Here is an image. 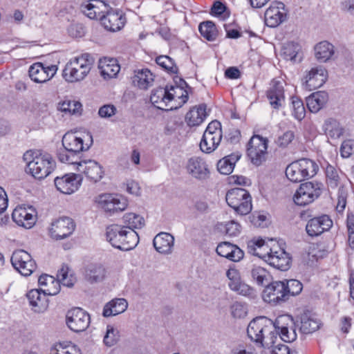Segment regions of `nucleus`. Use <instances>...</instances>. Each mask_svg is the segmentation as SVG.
<instances>
[{
  "label": "nucleus",
  "instance_id": "obj_1",
  "mask_svg": "<svg viewBox=\"0 0 354 354\" xmlns=\"http://www.w3.org/2000/svg\"><path fill=\"white\" fill-rule=\"evenodd\" d=\"M174 81V85H167L152 91L150 101L155 107L163 111H171L180 108L187 102L191 87L182 78L176 77Z\"/></svg>",
  "mask_w": 354,
  "mask_h": 354
},
{
  "label": "nucleus",
  "instance_id": "obj_2",
  "mask_svg": "<svg viewBox=\"0 0 354 354\" xmlns=\"http://www.w3.org/2000/svg\"><path fill=\"white\" fill-rule=\"evenodd\" d=\"M63 148L57 151V158L61 162L74 165L78 162V154L88 150L92 145V136L86 133L84 137L77 133L68 132L62 138Z\"/></svg>",
  "mask_w": 354,
  "mask_h": 354
},
{
  "label": "nucleus",
  "instance_id": "obj_3",
  "mask_svg": "<svg viewBox=\"0 0 354 354\" xmlns=\"http://www.w3.org/2000/svg\"><path fill=\"white\" fill-rule=\"evenodd\" d=\"M247 334L252 342L267 348L273 347L277 341L274 322L266 317L253 319L248 326Z\"/></svg>",
  "mask_w": 354,
  "mask_h": 354
},
{
  "label": "nucleus",
  "instance_id": "obj_4",
  "mask_svg": "<svg viewBox=\"0 0 354 354\" xmlns=\"http://www.w3.org/2000/svg\"><path fill=\"white\" fill-rule=\"evenodd\" d=\"M94 62L93 56L87 53L71 58L63 70L64 79L71 83L84 80L90 73Z\"/></svg>",
  "mask_w": 354,
  "mask_h": 354
},
{
  "label": "nucleus",
  "instance_id": "obj_5",
  "mask_svg": "<svg viewBox=\"0 0 354 354\" xmlns=\"http://www.w3.org/2000/svg\"><path fill=\"white\" fill-rule=\"evenodd\" d=\"M106 238L113 247L124 251L133 249L139 242L136 231L127 230L123 225L117 224L106 227Z\"/></svg>",
  "mask_w": 354,
  "mask_h": 354
},
{
  "label": "nucleus",
  "instance_id": "obj_6",
  "mask_svg": "<svg viewBox=\"0 0 354 354\" xmlns=\"http://www.w3.org/2000/svg\"><path fill=\"white\" fill-rule=\"evenodd\" d=\"M319 169L313 160L302 158L290 163L286 169V177L293 183H298L313 177Z\"/></svg>",
  "mask_w": 354,
  "mask_h": 354
},
{
  "label": "nucleus",
  "instance_id": "obj_7",
  "mask_svg": "<svg viewBox=\"0 0 354 354\" xmlns=\"http://www.w3.org/2000/svg\"><path fill=\"white\" fill-rule=\"evenodd\" d=\"M225 199L227 205L238 214L247 215L252 211V197L245 189H231L227 192Z\"/></svg>",
  "mask_w": 354,
  "mask_h": 354
},
{
  "label": "nucleus",
  "instance_id": "obj_8",
  "mask_svg": "<svg viewBox=\"0 0 354 354\" xmlns=\"http://www.w3.org/2000/svg\"><path fill=\"white\" fill-rule=\"evenodd\" d=\"M95 202L99 209L110 216L123 212L128 207L127 199L115 194H100L95 198Z\"/></svg>",
  "mask_w": 354,
  "mask_h": 354
},
{
  "label": "nucleus",
  "instance_id": "obj_9",
  "mask_svg": "<svg viewBox=\"0 0 354 354\" xmlns=\"http://www.w3.org/2000/svg\"><path fill=\"white\" fill-rule=\"evenodd\" d=\"M55 168V162L48 153L35 155L27 164V169L35 178L43 179Z\"/></svg>",
  "mask_w": 354,
  "mask_h": 354
},
{
  "label": "nucleus",
  "instance_id": "obj_10",
  "mask_svg": "<svg viewBox=\"0 0 354 354\" xmlns=\"http://www.w3.org/2000/svg\"><path fill=\"white\" fill-rule=\"evenodd\" d=\"M268 140L259 135L254 134L247 146V154L252 163L259 166L266 160Z\"/></svg>",
  "mask_w": 354,
  "mask_h": 354
},
{
  "label": "nucleus",
  "instance_id": "obj_11",
  "mask_svg": "<svg viewBox=\"0 0 354 354\" xmlns=\"http://www.w3.org/2000/svg\"><path fill=\"white\" fill-rule=\"evenodd\" d=\"M321 192L318 183L307 182L299 186L294 195L293 200L296 205L305 206L317 198Z\"/></svg>",
  "mask_w": 354,
  "mask_h": 354
},
{
  "label": "nucleus",
  "instance_id": "obj_12",
  "mask_svg": "<svg viewBox=\"0 0 354 354\" xmlns=\"http://www.w3.org/2000/svg\"><path fill=\"white\" fill-rule=\"evenodd\" d=\"M11 263L21 275L30 276L36 269V263L30 254L24 250H18L12 253Z\"/></svg>",
  "mask_w": 354,
  "mask_h": 354
},
{
  "label": "nucleus",
  "instance_id": "obj_13",
  "mask_svg": "<svg viewBox=\"0 0 354 354\" xmlns=\"http://www.w3.org/2000/svg\"><path fill=\"white\" fill-rule=\"evenodd\" d=\"M263 301L271 305H277L288 299L284 281H276L270 283L263 291Z\"/></svg>",
  "mask_w": 354,
  "mask_h": 354
},
{
  "label": "nucleus",
  "instance_id": "obj_14",
  "mask_svg": "<svg viewBox=\"0 0 354 354\" xmlns=\"http://www.w3.org/2000/svg\"><path fill=\"white\" fill-rule=\"evenodd\" d=\"M90 319L88 313L80 308H74L66 315V324L75 333L85 330L89 326Z\"/></svg>",
  "mask_w": 354,
  "mask_h": 354
},
{
  "label": "nucleus",
  "instance_id": "obj_15",
  "mask_svg": "<svg viewBox=\"0 0 354 354\" xmlns=\"http://www.w3.org/2000/svg\"><path fill=\"white\" fill-rule=\"evenodd\" d=\"M295 322L290 315L279 316L274 321L277 337H279L285 342H292L297 339V333L293 327Z\"/></svg>",
  "mask_w": 354,
  "mask_h": 354
},
{
  "label": "nucleus",
  "instance_id": "obj_16",
  "mask_svg": "<svg viewBox=\"0 0 354 354\" xmlns=\"http://www.w3.org/2000/svg\"><path fill=\"white\" fill-rule=\"evenodd\" d=\"M287 19V11L282 2H272L264 14V21L266 26L275 28L284 22Z\"/></svg>",
  "mask_w": 354,
  "mask_h": 354
},
{
  "label": "nucleus",
  "instance_id": "obj_17",
  "mask_svg": "<svg viewBox=\"0 0 354 354\" xmlns=\"http://www.w3.org/2000/svg\"><path fill=\"white\" fill-rule=\"evenodd\" d=\"M75 228V225L73 219L69 217H62L51 223L49 234L51 238L60 240L71 235Z\"/></svg>",
  "mask_w": 354,
  "mask_h": 354
},
{
  "label": "nucleus",
  "instance_id": "obj_18",
  "mask_svg": "<svg viewBox=\"0 0 354 354\" xmlns=\"http://www.w3.org/2000/svg\"><path fill=\"white\" fill-rule=\"evenodd\" d=\"M186 171L192 178L198 180H205L209 177V166L204 158L193 156L188 159Z\"/></svg>",
  "mask_w": 354,
  "mask_h": 354
},
{
  "label": "nucleus",
  "instance_id": "obj_19",
  "mask_svg": "<svg viewBox=\"0 0 354 354\" xmlns=\"http://www.w3.org/2000/svg\"><path fill=\"white\" fill-rule=\"evenodd\" d=\"M57 71L56 65H45L41 62L32 64L28 70L30 79L37 83H44L54 77Z\"/></svg>",
  "mask_w": 354,
  "mask_h": 354
},
{
  "label": "nucleus",
  "instance_id": "obj_20",
  "mask_svg": "<svg viewBox=\"0 0 354 354\" xmlns=\"http://www.w3.org/2000/svg\"><path fill=\"white\" fill-rule=\"evenodd\" d=\"M82 180L80 175L70 173L61 177H56L54 182L59 192L64 194H71L79 189Z\"/></svg>",
  "mask_w": 354,
  "mask_h": 354
},
{
  "label": "nucleus",
  "instance_id": "obj_21",
  "mask_svg": "<svg viewBox=\"0 0 354 354\" xmlns=\"http://www.w3.org/2000/svg\"><path fill=\"white\" fill-rule=\"evenodd\" d=\"M74 165L77 171L84 174L87 179L94 183L100 181L104 174L102 167L93 160L78 161Z\"/></svg>",
  "mask_w": 354,
  "mask_h": 354
},
{
  "label": "nucleus",
  "instance_id": "obj_22",
  "mask_svg": "<svg viewBox=\"0 0 354 354\" xmlns=\"http://www.w3.org/2000/svg\"><path fill=\"white\" fill-rule=\"evenodd\" d=\"M327 80V71L322 66L312 68L304 78L303 85L308 91L321 87Z\"/></svg>",
  "mask_w": 354,
  "mask_h": 354
},
{
  "label": "nucleus",
  "instance_id": "obj_23",
  "mask_svg": "<svg viewBox=\"0 0 354 354\" xmlns=\"http://www.w3.org/2000/svg\"><path fill=\"white\" fill-rule=\"evenodd\" d=\"M270 251V255L266 259L269 265L280 270H287L290 268L291 258L283 249L277 244Z\"/></svg>",
  "mask_w": 354,
  "mask_h": 354
},
{
  "label": "nucleus",
  "instance_id": "obj_24",
  "mask_svg": "<svg viewBox=\"0 0 354 354\" xmlns=\"http://www.w3.org/2000/svg\"><path fill=\"white\" fill-rule=\"evenodd\" d=\"M111 7L108 3L100 0H89L81 5V10L89 19H99L101 21Z\"/></svg>",
  "mask_w": 354,
  "mask_h": 354
},
{
  "label": "nucleus",
  "instance_id": "obj_25",
  "mask_svg": "<svg viewBox=\"0 0 354 354\" xmlns=\"http://www.w3.org/2000/svg\"><path fill=\"white\" fill-rule=\"evenodd\" d=\"M266 97L272 109L279 110L283 107L286 99L283 83L280 80H273L266 91Z\"/></svg>",
  "mask_w": 354,
  "mask_h": 354
},
{
  "label": "nucleus",
  "instance_id": "obj_26",
  "mask_svg": "<svg viewBox=\"0 0 354 354\" xmlns=\"http://www.w3.org/2000/svg\"><path fill=\"white\" fill-rule=\"evenodd\" d=\"M100 22L107 30L116 32L124 27L126 18L122 11L119 10H113L111 8V10L109 9Z\"/></svg>",
  "mask_w": 354,
  "mask_h": 354
},
{
  "label": "nucleus",
  "instance_id": "obj_27",
  "mask_svg": "<svg viewBox=\"0 0 354 354\" xmlns=\"http://www.w3.org/2000/svg\"><path fill=\"white\" fill-rule=\"evenodd\" d=\"M333 225V221L327 215H322L308 221L306 230L310 236H317L328 231Z\"/></svg>",
  "mask_w": 354,
  "mask_h": 354
},
{
  "label": "nucleus",
  "instance_id": "obj_28",
  "mask_svg": "<svg viewBox=\"0 0 354 354\" xmlns=\"http://www.w3.org/2000/svg\"><path fill=\"white\" fill-rule=\"evenodd\" d=\"M315 59L320 63H326L335 59L336 50L334 45L328 41H322L314 47Z\"/></svg>",
  "mask_w": 354,
  "mask_h": 354
},
{
  "label": "nucleus",
  "instance_id": "obj_29",
  "mask_svg": "<svg viewBox=\"0 0 354 354\" xmlns=\"http://www.w3.org/2000/svg\"><path fill=\"white\" fill-rule=\"evenodd\" d=\"M208 115L206 104H201L189 110L185 115V120L190 127H198L206 120Z\"/></svg>",
  "mask_w": 354,
  "mask_h": 354
},
{
  "label": "nucleus",
  "instance_id": "obj_30",
  "mask_svg": "<svg viewBox=\"0 0 354 354\" xmlns=\"http://www.w3.org/2000/svg\"><path fill=\"white\" fill-rule=\"evenodd\" d=\"M297 326L303 334H310L315 332L320 327V320L315 315L310 312H306L301 315L299 320L297 322Z\"/></svg>",
  "mask_w": 354,
  "mask_h": 354
},
{
  "label": "nucleus",
  "instance_id": "obj_31",
  "mask_svg": "<svg viewBox=\"0 0 354 354\" xmlns=\"http://www.w3.org/2000/svg\"><path fill=\"white\" fill-rule=\"evenodd\" d=\"M216 252L219 256L234 262L239 261L244 256V252L241 249L230 242L219 243L216 247Z\"/></svg>",
  "mask_w": 354,
  "mask_h": 354
},
{
  "label": "nucleus",
  "instance_id": "obj_32",
  "mask_svg": "<svg viewBox=\"0 0 354 354\" xmlns=\"http://www.w3.org/2000/svg\"><path fill=\"white\" fill-rule=\"evenodd\" d=\"M13 221L19 226H22L26 229L32 227L35 223V215L33 210L30 212L25 207H17L12 214Z\"/></svg>",
  "mask_w": 354,
  "mask_h": 354
},
{
  "label": "nucleus",
  "instance_id": "obj_33",
  "mask_svg": "<svg viewBox=\"0 0 354 354\" xmlns=\"http://www.w3.org/2000/svg\"><path fill=\"white\" fill-rule=\"evenodd\" d=\"M47 295L41 290L32 289L27 293L26 296L32 310L35 312L41 313L48 306Z\"/></svg>",
  "mask_w": 354,
  "mask_h": 354
},
{
  "label": "nucleus",
  "instance_id": "obj_34",
  "mask_svg": "<svg viewBox=\"0 0 354 354\" xmlns=\"http://www.w3.org/2000/svg\"><path fill=\"white\" fill-rule=\"evenodd\" d=\"M155 75L148 68L138 69L134 71L132 82L135 86L140 89L147 90L152 86Z\"/></svg>",
  "mask_w": 354,
  "mask_h": 354
},
{
  "label": "nucleus",
  "instance_id": "obj_35",
  "mask_svg": "<svg viewBox=\"0 0 354 354\" xmlns=\"http://www.w3.org/2000/svg\"><path fill=\"white\" fill-rule=\"evenodd\" d=\"M153 244L157 252L168 254L172 252L174 238L169 233L160 232L154 237Z\"/></svg>",
  "mask_w": 354,
  "mask_h": 354
},
{
  "label": "nucleus",
  "instance_id": "obj_36",
  "mask_svg": "<svg viewBox=\"0 0 354 354\" xmlns=\"http://www.w3.org/2000/svg\"><path fill=\"white\" fill-rule=\"evenodd\" d=\"M328 101V95L325 91H317L306 98V104L312 113H317Z\"/></svg>",
  "mask_w": 354,
  "mask_h": 354
},
{
  "label": "nucleus",
  "instance_id": "obj_37",
  "mask_svg": "<svg viewBox=\"0 0 354 354\" xmlns=\"http://www.w3.org/2000/svg\"><path fill=\"white\" fill-rule=\"evenodd\" d=\"M271 248L265 243L262 239H253L248 243V252L254 256L259 257L266 262L270 255Z\"/></svg>",
  "mask_w": 354,
  "mask_h": 354
},
{
  "label": "nucleus",
  "instance_id": "obj_38",
  "mask_svg": "<svg viewBox=\"0 0 354 354\" xmlns=\"http://www.w3.org/2000/svg\"><path fill=\"white\" fill-rule=\"evenodd\" d=\"M41 290L48 295H55L60 290L59 283L55 277L48 274H42L38 279Z\"/></svg>",
  "mask_w": 354,
  "mask_h": 354
},
{
  "label": "nucleus",
  "instance_id": "obj_39",
  "mask_svg": "<svg viewBox=\"0 0 354 354\" xmlns=\"http://www.w3.org/2000/svg\"><path fill=\"white\" fill-rule=\"evenodd\" d=\"M128 307V303L123 298H116L107 303L103 309L104 317L115 316L124 312Z\"/></svg>",
  "mask_w": 354,
  "mask_h": 354
},
{
  "label": "nucleus",
  "instance_id": "obj_40",
  "mask_svg": "<svg viewBox=\"0 0 354 354\" xmlns=\"http://www.w3.org/2000/svg\"><path fill=\"white\" fill-rule=\"evenodd\" d=\"M106 275V268L101 264H91L85 270V279L90 283H97L104 279Z\"/></svg>",
  "mask_w": 354,
  "mask_h": 354
},
{
  "label": "nucleus",
  "instance_id": "obj_41",
  "mask_svg": "<svg viewBox=\"0 0 354 354\" xmlns=\"http://www.w3.org/2000/svg\"><path fill=\"white\" fill-rule=\"evenodd\" d=\"M99 68L102 76L104 79H110L116 77L120 70V66L117 60L114 59H104L100 62Z\"/></svg>",
  "mask_w": 354,
  "mask_h": 354
},
{
  "label": "nucleus",
  "instance_id": "obj_42",
  "mask_svg": "<svg viewBox=\"0 0 354 354\" xmlns=\"http://www.w3.org/2000/svg\"><path fill=\"white\" fill-rule=\"evenodd\" d=\"M222 136L218 134L209 135L203 133L200 142L201 150L206 153H210L215 151L221 143Z\"/></svg>",
  "mask_w": 354,
  "mask_h": 354
},
{
  "label": "nucleus",
  "instance_id": "obj_43",
  "mask_svg": "<svg viewBox=\"0 0 354 354\" xmlns=\"http://www.w3.org/2000/svg\"><path fill=\"white\" fill-rule=\"evenodd\" d=\"M322 129L328 138L335 140L339 138L344 131L340 123L333 118L326 120Z\"/></svg>",
  "mask_w": 354,
  "mask_h": 354
},
{
  "label": "nucleus",
  "instance_id": "obj_44",
  "mask_svg": "<svg viewBox=\"0 0 354 354\" xmlns=\"http://www.w3.org/2000/svg\"><path fill=\"white\" fill-rule=\"evenodd\" d=\"M240 156L232 153L221 159L217 163L218 171L224 175H228L233 171L236 162L239 160Z\"/></svg>",
  "mask_w": 354,
  "mask_h": 354
},
{
  "label": "nucleus",
  "instance_id": "obj_45",
  "mask_svg": "<svg viewBox=\"0 0 354 354\" xmlns=\"http://www.w3.org/2000/svg\"><path fill=\"white\" fill-rule=\"evenodd\" d=\"M123 226L127 230H134L140 229L145 225V219L142 216L135 213H127L122 217Z\"/></svg>",
  "mask_w": 354,
  "mask_h": 354
},
{
  "label": "nucleus",
  "instance_id": "obj_46",
  "mask_svg": "<svg viewBox=\"0 0 354 354\" xmlns=\"http://www.w3.org/2000/svg\"><path fill=\"white\" fill-rule=\"evenodd\" d=\"M50 354H81L80 349L71 342H62L55 344Z\"/></svg>",
  "mask_w": 354,
  "mask_h": 354
},
{
  "label": "nucleus",
  "instance_id": "obj_47",
  "mask_svg": "<svg viewBox=\"0 0 354 354\" xmlns=\"http://www.w3.org/2000/svg\"><path fill=\"white\" fill-rule=\"evenodd\" d=\"M301 50V46L298 43L290 41L286 43L282 48V55L284 59L292 62H300L301 58L297 59Z\"/></svg>",
  "mask_w": 354,
  "mask_h": 354
},
{
  "label": "nucleus",
  "instance_id": "obj_48",
  "mask_svg": "<svg viewBox=\"0 0 354 354\" xmlns=\"http://www.w3.org/2000/svg\"><path fill=\"white\" fill-rule=\"evenodd\" d=\"M198 30L202 37L209 41H214L218 36V30L215 24L211 21H206L201 23L198 26Z\"/></svg>",
  "mask_w": 354,
  "mask_h": 354
},
{
  "label": "nucleus",
  "instance_id": "obj_49",
  "mask_svg": "<svg viewBox=\"0 0 354 354\" xmlns=\"http://www.w3.org/2000/svg\"><path fill=\"white\" fill-rule=\"evenodd\" d=\"M290 100L292 115L298 121L302 120L306 115V109L303 101L297 96L291 97Z\"/></svg>",
  "mask_w": 354,
  "mask_h": 354
},
{
  "label": "nucleus",
  "instance_id": "obj_50",
  "mask_svg": "<svg viewBox=\"0 0 354 354\" xmlns=\"http://www.w3.org/2000/svg\"><path fill=\"white\" fill-rule=\"evenodd\" d=\"M252 279L259 286H263L269 282L270 274L269 272L261 266H254L251 270Z\"/></svg>",
  "mask_w": 354,
  "mask_h": 354
},
{
  "label": "nucleus",
  "instance_id": "obj_51",
  "mask_svg": "<svg viewBox=\"0 0 354 354\" xmlns=\"http://www.w3.org/2000/svg\"><path fill=\"white\" fill-rule=\"evenodd\" d=\"M218 229L229 236H236L241 233V225L234 221L218 224Z\"/></svg>",
  "mask_w": 354,
  "mask_h": 354
},
{
  "label": "nucleus",
  "instance_id": "obj_52",
  "mask_svg": "<svg viewBox=\"0 0 354 354\" xmlns=\"http://www.w3.org/2000/svg\"><path fill=\"white\" fill-rule=\"evenodd\" d=\"M82 106V104L78 101L66 100L59 104L58 109L70 114H77L80 113Z\"/></svg>",
  "mask_w": 354,
  "mask_h": 354
},
{
  "label": "nucleus",
  "instance_id": "obj_53",
  "mask_svg": "<svg viewBox=\"0 0 354 354\" xmlns=\"http://www.w3.org/2000/svg\"><path fill=\"white\" fill-rule=\"evenodd\" d=\"M57 280L59 283H62L64 286L71 287L73 285L75 278L72 274H69V268L67 266H62V268L58 270L57 274Z\"/></svg>",
  "mask_w": 354,
  "mask_h": 354
},
{
  "label": "nucleus",
  "instance_id": "obj_54",
  "mask_svg": "<svg viewBox=\"0 0 354 354\" xmlns=\"http://www.w3.org/2000/svg\"><path fill=\"white\" fill-rule=\"evenodd\" d=\"M327 184L331 188H336L339 181V171L333 166L328 165L326 168Z\"/></svg>",
  "mask_w": 354,
  "mask_h": 354
},
{
  "label": "nucleus",
  "instance_id": "obj_55",
  "mask_svg": "<svg viewBox=\"0 0 354 354\" xmlns=\"http://www.w3.org/2000/svg\"><path fill=\"white\" fill-rule=\"evenodd\" d=\"M156 64L170 73H177L178 68L174 60L167 55H161L156 58Z\"/></svg>",
  "mask_w": 354,
  "mask_h": 354
},
{
  "label": "nucleus",
  "instance_id": "obj_56",
  "mask_svg": "<svg viewBox=\"0 0 354 354\" xmlns=\"http://www.w3.org/2000/svg\"><path fill=\"white\" fill-rule=\"evenodd\" d=\"M286 292L288 299L290 295L299 294L303 288L302 283L296 279L285 280Z\"/></svg>",
  "mask_w": 354,
  "mask_h": 354
},
{
  "label": "nucleus",
  "instance_id": "obj_57",
  "mask_svg": "<svg viewBox=\"0 0 354 354\" xmlns=\"http://www.w3.org/2000/svg\"><path fill=\"white\" fill-rule=\"evenodd\" d=\"M232 316L236 319H242L247 315L248 308L245 304L236 301L230 306Z\"/></svg>",
  "mask_w": 354,
  "mask_h": 354
},
{
  "label": "nucleus",
  "instance_id": "obj_58",
  "mask_svg": "<svg viewBox=\"0 0 354 354\" xmlns=\"http://www.w3.org/2000/svg\"><path fill=\"white\" fill-rule=\"evenodd\" d=\"M231 290L241 295L248 297L250 298H254L256 295L255 290L248 284L243 283L242 281L236 285L235 288H231Z\"/></svg>",
  "mask_w": 354,
  "mask_h": 354
},
{
  "label": "nucleus",
  "instance_id": "obj_59",
  "mask_svg": "<svg viewBox=\"0 0 354 354\" xmlns=\"http://www.w3.org/2000/svg\"><path fill=\"white\" fill-rule=\"evenodd\" d=\"M118 331L113 326L108 325L103 340L104 344L107 346H112L118 342Z\"/></svg>",
  "mask_w": 354,
  "mask_h": 354
},
{
  "label": "nucleus",
  "instance_id": "obj_60",
  "mask_svg": "<svg viewBox=\"0 0 354 354\" xmlns=\"http://www.w3.org/2000/svg\"><path fill=\"white\" fill-rule=\"evenodd\" d=\"M226 6L222 2L217 1H215L212 6L210 14L214 17H221L225 19L228 17V14L225 13Z\"/></svg>",
  "mask_w": 354,
  "mask_h": 354
},
{
  "label": "nucleus",
  "instance_id": "obj_61",
  "mask_svg": "<svg viewBox=\"0 0 354 354\" xmlns=\"http://www.w3.org/2000/svg\"><path fill=\"white\" fill-rule=\"evenodd\" d=\"M227 277L229 279L228 286L230 288H235L236 285H237L240 281H241V276L239 272L234 268H230L226 272Z\"/></svg>",
  "mask_w": 354,
  "mask_h": 354
},
{
  "label": "nucleus",
  "instance_id": "obj_62",
  "mask_svg": "<svg viewBox=\"0 0 354 354\" xmlns=\"http://www.w3.org/2000/svg\"><path fill=\"white\" fill-rule=\"evenodd\" d=\"M117 112L116 107L113 104H104L98 110V115L102 118H109Z\"/></svg>",
  "mask_w": 354,
  "mask_h": 354
},
{
  "label": "nucleus",
  "instance_id": "obj_63",
  "mask_svg": "<svg viewBox=\"0 0 354 354\" xmlns=\"http://www.w3.org/2000/svg\"><path fill=\"white\" fill-rule=\"evenodd\" d=\"M340 151L343 157H349L354 153V140L348 139L344 140L341 145Z\"/></svg>",
  "mask_w": 354,
  "mask_h": 354
},
{
  "label": "nucleus",
  "instance_id": "obj_64",
  "mask_svg": "<svg viewBox=\"0 0 354 354\" xmlns=\"http://www.w3.org/2000/svg\"><path fill=\"white\" fill-rule=\"evenodd\" d=\"M346 227L348 234V241L350 244L354 245V215L348 214L346 219Z\"/></svg>",
  "mask_w": 354,
  "mask_h": 354
}]
</instances>
